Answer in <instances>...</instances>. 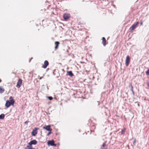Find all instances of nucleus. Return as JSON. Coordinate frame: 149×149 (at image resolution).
Segmentation results:
<instances>
[{"instance_id":"f257e3e1","label":"nucleus","mask_w":149,"mask_h":149,"mask_svg":"<svg viewBox=\"0 0 149 149\" xmlns=\"http://www.w3.org/2000/svg\"><path fill=\"white\" fill-rule=\"evenodd\" d=\"M37 143V141L35 139L31 141L28 143L29 146H27V148L28 149H32V145H36Z\"/></svg>"},{"instance_id":"f03ea898","label":"nucleus","mask_w":149,"mask_h":149,"mask_svg":"<svg viewBox=\"0 0 149 149\" xmlns=\"http://www.w3.org/2000/svg\"><path fill=\"white\" fill-rule=\"evenodd\" d=\"M139 24V22H137L134 23L133 24L130 28V31H132L137 27V25Z\"/></svg>"},{"instance_id":"7ed1b4c3","label":"nucleus","mask_w":149,"mask_h":149,"mask_svg":"<svg viewBox=\"0 0 149 149\" xmlns=\"http://www.w3.org/2000/svg\"><path fill=\"white\" fill-rule=\"evenodd\" d=\"M130 58L129 56H126L125 60V65L126 66H128L130 62Z\"/></svg>"},{"instance_id":"20e7f679","label":"nucleus","mask_w":149,"mask_h":149,"mask_svg":"<svg viewBox=\"0 0 149 149\" xmlns=\"http://www.w3.org/2000/svg\"><path fill=\"white\" fill-rule=\"evenodd\" d=\"M63 17L64 19L66 20L70 18V16L69 14L65 13L64 14Z\"/></svg>"},{"instance_id":"39448f33","label":"nucleus","mask_w":149,"mask_h":149,"mask_svg":"<svg viewBox=\"0 0 149 149\" xmlns=\"http://www.w3.org/2000/svg\"><path fill=\"white\" fill-rule=\"evenodd\" d=\"M22 83V80L21 79H19L18 80L16 86L19 88L21 86Z\"/></svg>"},{"instance_id":"423d86ee","label":"nucleus","mask_w":149,"mask_h":149,"mask_svg":"<svg viewBox=\"0 0 149 149\" xmlns=\"http://www.w3.org/2000/svg\"><path fill=\"white\" fill-rule=\"evenodd\" d=\"M47 144L48 145H50L52 146H56V144H54V141L53 140L48 141L47 142Z\"/></svg>"},{"instance_id":"0eeeda50","label":"nucleus","mask_w":149,"mask_h":149,"mask_svg":"<svg viewBox=\"0 0 149 149\" xmlns=\"http://www.w3.org/2000/svg\"><path fill=\"white\" fill-rule=\"evenodd\" d=\"M39 129L37 128H35L33 130L32 133L31 134L32 136H35L37 134V130Z\"/></svg>"},{"instance_id":"6e6552de","label":"nucleus","mask_w":149,"mask_h":149,"mask_svg":"<svg viewBox=\"0 0 149 149\" xmlns=\"http://www.w3.org/2000/svg\"><path fill=\"white\" fill-rule=\"evenodd\" d=\"M43 129H45L48 131H52V129L51 128V126L48 125L43 126Z\"/></svg>"},{"instance_id":"1a4fd4ad","label":"nucleus","mask_w":149,"mask_h":149,"mask_svg":"<svg viewBox=\"0 0 149 149\" xmlns=\"http://www.w3.org/2000/svg\"><path fill=\"white\" fill-rule=\"evenodd\" d=\"M11 105H13L14 104H12V102H10L9 101H7L6 102V103L5 104V106L7 108L9 107Z\"/></svg>"},{"instance_id":"9d476101","label":"nucleus","mask_w":149,"mask_h":149,"mask_svg":"<svg viewBox=\"0 0 149 149\" xmlns=\"http://www.w3.org/2000/svg\"><path fill=\"white\" fill-rule=\"evenodd\" d=\"M48 65L49 63L48 61H47L46 60L44 62V64L42 66V67L44 68H46Z\"/></svg>"},{"instance_id":"9b49d317","label":"nucleus","mask_w":149,"mask_h":149,"mask_svg":"<svg viewBox=\"0 0 149 149\" xmlns=\"http://www.w3.org/2000/svg\"><path fill=\"white\" fill-rule=\"evenodd\" d=\"M102 43L104 46H105L107 44V42L106 40L104 37L102 38Z\"/></svg>"},{"instance_id":"f8f14e48","label":"nucleus","mask_w":149,"mask_h":149,"mask_svg":"<svg viewBox=\"0 0 149 149\" xmlns=\"http://www.w3.org/2000/svg\"><path fill=\"white\" fill-rule=\"evenodd\" d=\"M9 99L10 100V102H12V104H14L15 103V101L14 100L13 97L12 96L10 97L9 98Z\"/></svg>"},{"instance_id":"ddd939ff","label":"nucleus","mask_w":149,"mask_h":149,"mask_svg":"<svg viewBox=\"0 0 149 149\" xmlns=\"http://www.w3.org/2000/svg\"><path fill=\"white\" fill-rule=\"evenodd\" d=\"M68 75L70 77H72L73 76V74L71 71H68L67 72Z\"/></svg>"},{"instance_id":"4468645a","label":"nucleus","mask_w":149,"mask_h":149,"mask_svg":"<svg viewBox=\"0 0 149 149\" xmlns=\"http://www.w3.org/2000/svg\"><path fill=\"white\" fill-rule=\"evenodd\" d=\"M107 148V146L105 143H104L102 145V149H106Z\"/></svg>"},{"instance_id":"2eb2a0df","label":"nucleus","mask_w":149,"mask_h":149,"mask_svg":"<svg viewBox=\"0 0 149 149\" xmlns=\"http://www.w3.org/2000/svg\"><path fill=\"white\" fill-rule=\"evenodd\" d=\"M59 44V42L58 41H56L55 42V48L56 49L58 48Z\"/></svg>"},{"instance_id":"dca6fc26","label":"nucleus","mask_w":149,"mask_h":149,"mask_svg":"<svg viewBox=\"0 0 149 149\" xmlns=\"http://www.w3.org/2000/svg\"><path fill=\"white\" fill-rule=\"evenodd\" d=\"M5 90L2 86H0V93H2L4 92Z\"/></svg>"},{"instance_id":"f3484780","label":"nucleus","mask_w":149,"mask_h":149,"mask_svg":"<svg viewBox=\"0 0 149 149\" xmlns=\"http://www.w3.org/2000/svg\"><path fill=\"white\" fill-rule=\"evenodd\" d=\"M5 115L3 114H2L0 115V119H2L4 118Z\"/></svg>"},{"instance_id":"a211bd4d","label":"nucleus","mask_w":149,"mask_h":149,"mask_svg":"<svg viewBox=\"0 0 149 149\" xmlns=\"http://www.w3.org/2000/svg\"><path fill=\"white\" fill-rule=\"evenodd\" d=\"M125 130H126L125 128H124L121 131V134H124L125 133Z\"/></svg>"},{"instance_id":"6ab92c4d","label":"nucleus","mask_w":149,"mask_h":149,"mask_svg":"<svg viewBox=\"0 0 149 149\" xmlns=\"http://www.w3.org/2000/svg\"><path fill=\"white\" fill-rule=\"evenodd\" d=\"M146 74L147 75H149V69H148L147 71L146 72Z\"/></svg>"},{"instance_id":"aec40b11","label":"nucleus","mask_w":149,"mask_h":149,"mask_svg":"<svg viewBox=\"0 0 149 149\" xmlns=\"http://www.w3.org/2000/svg\"><path fill=\"white\" fill-rule=\"evenodd\" d=\"M48 98L50 100H52L53 99L52 97H51V96L48 97Z\"/></svg>"},{"instance_id":"412c9836","label":"nucleus","mask_w":149,"mask_h":149,"mask_svg":"<svg viewBox=\"0 0 149 149\" xmlns=\"http://www.w3.org/2000/svg\"><path fill=\"white\" fill-rule=\"evenodd\" d=\"M49 132L47 134V136H49L52 133V131H49Z\"/></svg>"},{"instance_id":"4be33fe9","label":"nucleus","mask_w":149,"mask_h":149,"mask_svg":"<svg viewBox=\"0 0 149 149\" xmlns=\"http://www.w3.org/2000/svg\"><path fill=\"white\" fill-rule=\"evenodd\" d=\"M131 90L133 91V86H132V84H131Z\"/></svg>"},{"instance_id":"5701e85b","label":"nucleus","mask_w":149,"mask_h":149,"mask_svg":"<svg viewBox=\"0 0 149 149\" xmlns=\"http://www.w3.org/2000/svg\"><path fill=\"white\" fill-rule=\"evenodd\" d=\"M29 122L27 121H26L24 123L26 124H27Z\"/></svg>"},{"instance_id":"b1692460","label":"nucleus","mask_w":149,"mask_h":149,"mask_svg":"<svg viewBox=\"0 0 149 149\" xmlns=\"http://www.w3.org/2000/svg\"><path fill=\"white\" fill-rule=\"evenodd\" d=\"M143 24V22L141 21L140 23V25H142Z\"/></svg>"},{"instance_id":"393cba45","label":"nucleus","mask_w":149,"mask_h":149,"mask_svg":"<svg viewBox=\"0 0 149 149\" xmlns=\"http://www.w3.org/2000/svg\"><path fill=\"white\" fill-rule=\"evenodd\" d=\"M147 86L148 87H149V83H147Z\"/></svg>"},{"instance_id":"a878e982","label":"nucleus","mask_w":149,"mask_h":149,"mask_svg":"<svg viewBox=\"0 0 149 149\" xmlns=\"http://www.w3.org/2000/svg\"><path fill=\"white\" fill-rule=\"evenodd\" d=\"M136 142V141H135V140H134V142H133V143L134 144Z\"/></svg>"},{"instance_id":"bb28decb","label":"nucleus","mask_w":149,"mask_h":149,"mask_svg":"<svg viewBox=\"0 0 149 149\" xmlns=\"http://www.w3.org/2000/svg\"><path fill=\"white\" fill-rule=\"evenodd\" d=\"M42 77H40V78H39V79H42Z\"/></svg>"},{"instance_id":"cd10ccee","label":"nucleus","mask_w":149,"mask_h":149,"mask_svg":"<svg viewBox=\"0 0 149 149\" xmlns=\"http://www.w3.org/2000/svg\"><path fill=\"white\" fill-rule=\"evenodd\" d=\"M1 81H2L1 80V79H0V83L1 82Z\"/></svg>"},{"instance_id":"c85d7f7f","label":"nucleus","mask_w":149,"mask_h":149,"mask_svg":"<svg viewBox=\"0 0 149 149\" xmlns=\"http://www.w3.org/2000/svg\"><path fill=\"white\" fill-rule=\"evenodd\" d=\"M93 127H94V128L95 129V126H93Z\"/></svg>"}]
</instances>
